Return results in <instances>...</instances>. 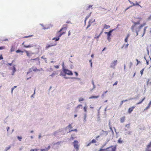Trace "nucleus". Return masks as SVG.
<instances>
[{
  "label": "nucleus",
  "mask_w": 151,
  "mask_h": 151,
  "mask_svg": "<svg viewBox=\"0 0 151 151\" xmlns=\"http://www.w3.org/2000/svg\"><path fill=\"white\" fill-rule=\"evenodd\" d=\"M134 24L132 25L131 29L133 32L136 33V36L138 35V32L140 31V29L145 25V24H141L140 26H138L140 24V21L137 22H133Z\"/></svg>",
  "instance_id": "nucleus-1"
},
{
  "label": "nucleus",
  "mask_w": 151,
  "mask_h": 151,
  "mask_svg": "<svg viewBox=\"0 0 151 151\" xmlns=\"http://www.w3.org/2000/svg\"><path fill=\"white\" fill-rule=\"evenodd\" d=\"M67 29L66 27H63L60 30L57 32L56 35L58 37H60L62 35L65 33Z\"/></svg>",
  "instance_id": "nucleus-2"
},
{
  "label": "nucleus",
  "mask_w": 151,
  "mask_h": 151,
  "mask_svg": "<svg viewBox=\"0 0 151 151\" xmlns=\"http://www.w3.org/2000/svg\"><path fill=\"white\" fill-rule=\"evenodd\" d=\"M66 74L69 76H72L73 75V73L71 71L67 69H63V72L61 73L60 75V76H65Z\"/></svg>",
  "instance_id": "nucleus-3"
},
{
  "label": "nucleus",
  "mask_w": 151,
  "mask_h": 151,
  "mask_svg": "<svg viewBox=\"0 0 151 151\" xmlns=\"http://www.w3.org/2000/svg\"><path fill=\"white\" fill-rule=\"evenodd\" d=\"M30 62L32 63H35L37 65H40V59L38 58H37L34 59H30Z\"/></svg>",
  "instance_id": "nucleus-4"
},
{
  "label": "nucleus",
  "mask_w": 151,
  "mask_h": 151,
  "mask_svg": "<svg viewBox=\"0 0 151 151\" xmlns=\"http://www.w3.org/2000/svg\"><path fill=\"white\" fill-rule=\"evenodd\" d=\"M74 147L77 150H79V146L78 145V141L77 140L74 141L73 142Z\"/></svg>",
  "instance_id": "nucleus-5"
},
{
  "label": "nucleus",
  "mask_w": 151,
  "mask_h": 151,
  "mask_svg": "<svg viewBox=\"0 0 151 151\" xmlns=\"http://www.w3.org/2000/svg\"><path fill=\"white\" fill-rule=\"evenodd\" d=\"M117 63V60H114L110 64V67L113 68H115V66Z\"/></svg>",
  "instance_id": "nucleus-6"
},
{
  "label": "nucleus",
  "mask_w": 151,
  "mask_h": 151,
  "mask_svg": "<svg viewBox=\"0 0 151 151\" xmlns=\"http://www.w3.org/2000/svg\"><path fill=\"white\" fill-rule=\"evenodd\" d=\"M147 65H149V67H151V59L150 58L148 60H146Z\"/></svg>",
  "instance_id": "nucleus-7"
},
{
  "label": "nucleus",
  "mask_w": 151,
  "mask_h": 151,
  "mask_svg": "<svg viewBox=\"0 0 151 151\" xmlns=\"http://www.w3.org/2000/svg\"><path fill=\"white\" fill-rule=\"evenodd\" d=\"M114 30V29H113L109 31V32H105V33L107 35V36H111V33Z\"/></svg>",
  "instance_id": "nucleus-8"
},
{
  "label": "nucleus",
  "mask_w": 151,
  "mask_h": 151,
  "mask_svg": "<svg viewBox=\"0 0 151 151\" xmlns=\"http://www.w3.org/2000/svg\"><path fill=\"white\" fill-rule=\"evenodd\" d=\"M135 107V106H133L132 107L129 108L128 110V112L129 114H130L133 111Z\"/></svg>",
  "instance_id": "nucleus-9"
},
{
  "label": "nucleus",
  "mask_w": 151,
  "mask_h": 151,
  "mask_svg": "<svg viewBox=\"0 0 151 151\" xmlns=\"http://www.w3.org/2000/svg\"><path fill=\"white\" fill-rule=\"evenodd\" d=\"M93 22V21L92 19H90L89 20L88 24L86 28V29L88 28L91 25V24Z\"/></svg>",
  "instance_id": "nucleus-10"
},
{
  "label": "nucleus",
  "mask_w": 151,
  "mask_h": 151,
  "mask_svg": "<svg viewBox=\"0 0 151 151\" xmlns=\"http://www.w3.org/2000/svg\"><path fill=\"white\" fill-rule=\"evenodd\" d=\"M50 148V146L49 145L47 147H46L45 149H40L41 151H47Z\"/></svg>",
  "instance_id": "nucleus-11"
},
{
  "label": "nucleus",
  "mask_w": 151,
  "mask_h": 151,
  "mask_svg": "<svg viewBox=\"0 0 151 151\" xmlns=\"http://www.w3.org/2000/svg\"><path fill=\"white\" fill-rule=\"evenodd\" d=\"M103 32V31H101V33H100V34L98 35L97 34H96L94 37L95 39H96L97 40H98V39L99 37H100V36L101 35V34H102Z\"/></svg>",
  "instance_id": "nucleus-12"
},
{
  "label": "nucleus",
  "mask_w": 151,
  "mask_h": 151,
  "mask_svg": "<svg viewBox=\"0 0 151 151\" xmlns=\"http://www.w3.org/2000/svg\"><path fill=\"white\" fill-rule=\"evenodd\" d=\"M96 142V139H93L91 142H90L87 145V146H89L91 143H94Z\"/></svg>",
  "instance_id": "nucleus-13"
},
{
  "label": "nucleus",
  "mask_w": 151,
  "mask_h": 151,
  "mask_svg": "<svg viewBox=\"0 0 151 151\" xmlns=\"http://www.w3.org/2000/svg\"><path fill=\"white\" fill-rule=\"evenodd\" d=\"M112 147V146H111V147H107V148H106V149H100L99 150V151H106L107 150H108V149H109V148H110L111 147Z\"/></svg>",
  "instance_id": "nucleus-14"
},
{
  "label": "nucleus",
  "mask_w": 151,
  "mask_h": 151,
  "mask_svg": "<svg viewBox=\"0 0 151 151\" xmlns=\"http://www.w3.org/2000/svg\"><path fill=\"white\" fill-rule=\"evenodd\" d=\"M58 74V73L57 72V71H55L53 73H52L50 75V76H51V77H54L55 75H57Z\"/></svg>",
  "instance_id": "nucleus-15"
},
{
  "label": "nucleus",
  "mask_w": 151,
  "mask_h": 151,
  "mask_svg": "<svg viewBox=\"0 0 151 151\" xmlns=\"http://www.w3.org/2000/svg\"><path fill=\"white\" fill-rule=\"evenodd\" d=\"M110 26L109 25H107L105 24L104 26V29H108L109 28Z\"/></svg>",
  "instance_id": "nucleus-16"
},
{
  "label": "nucleus",
  "mask_w": 151,
  "mask_h": 151,
  "mask_svg": "<svg viewBox=\"0 0 151 151\" xmlns=\"http://www.w3.org/2000/svg\"><path fill=\"white\" fill-rule=\"evenodd\" d=\"M125 116H124L122 117L120 119L121 122V123H123V122H124V121L125 120Z\"/></svg>",
  "instance_id": "nucleus-17"
},
{
  "label": "nucleus",
  "mask_w": 151,
  "mask_h": 151,
  "mask_svg": "<svg viewBox=\"0 0 151 151\" xmlns=\"http://www.w3.org/2000/svg\"><path fill=\"white\" fill-rule=\"evenodd\" d=\"M12 70H13V73L12 74V75H14V73L16 71V69L15 67V66H13Z\"/></svg>",
  "instance_id": "nucleus-18"
},
{
  "label": "nucleus",
  "mask_w": 151,
  "mask_h": 151,
  "mask_svg": "<svg viewBox=\"0 0 151 151\" xmlns=\"http://www.w3.org/2000/svg\"><path fill=\"white\" fill-rule=\"evenodd\" d=\"M99 96H91L89 97V99H92L93 98H99Z\"/></svg>",
  "instance_id": "nucleus-19"
},
{
  "label": "nucleus",
  "mask_w": 151,
  "mask_h": 151,
  "mask_svg": "<svg viewBox=\"0 0 151 151\" xmlns=\"http://www.w3.org/2000/svg\"><path fill=\"white\" fill-rule=\"evenodd\" d=\"M33 46H34L32 45H24V47L25 48H29L33 47Z\"/></svg>",
  "instance_id": "nucleus-20"
},
{
  "label": "nucleus",
  "mask_w": 151,
  "mask_h": 151,
  "mask_svg": "<svg viewBox=\"0 0 151 151\" xmlns=\"http://www.w3.org/2000/svg\"><path fill=\"white\" fill-rule=\"evenodd\" d=\"M145 97H144L141 101H140V102L137 103L136 104L137 105H138V104H141L145 100Z\"/></svg>",
  "instance_id": "nucleus-21"
},
{
  "label": "nucleus",
  "mask_w": 151,
  "mask_h": 151,
  "mask_svg": "<svg viewBox=\"0 0 151 151\" xmlns=\"http://www.w3.org/2000/svg\"><path fill=\"white\" fill-rule=\"evenodd\" d=\"M118 142L119 144H121L123 142V141L122 139V138H120L119 139L118 141Z\"/></svg>",
  "instance_id": "nucleus-22"
},
{
  "label": "nucleus",
  "mask_w": 151,
  "mask_h": 151,
  "mask_svg": "<svg viewBox=\"0 0 151 151\" xmlns=\"http://www.w3.org/2000/svg\"><path fill=\"white\" fill-rule=\"evenodd\" d=\"M24 51L26 52V53L27 55V56H29L30 55H31L29 53L28 51H27L26 50H24Z\"/></svg>",
  "instance_id": "nucleus-23"
},
{
  "label": "nucleus",
  "mask_w": 151,
  "mask_h": 151,
  "mask_svg": "<svg viewBox=\"0 0 151 151\" xmlns=\"http://www.w3.org/2000/svg\"><path fill=\"white\" fill-rule=\"evenodd\" d=\"M116 145L114 147L112 146L111 148V151H115L116 149Z\"/></svg>",
  "instance_id": "nucleus-24"
},
{
  "label": "nucleus",
  "mask_w": 151,
  "mask_h": 151,
  "mask_svg": "<svg viewBox=\"0 0 151 151\" xmlns=\"http://www.w3.org/2000/svg\"><path fill=\"white\" fill-rule=\"evenodd\" d=\"M14 50H15L14 47L13 46H12L11 48L10 49L11 52H14Z\"/></svg>",
  "instance_id": "nucleus-25"
},
{
  "label": "nucleus",
  "mask_w": 151,
  "mask_h": 151,
  "mask_svg": "<svg viewBox=\"0 0 151 151\" xmlns=\"http://www.w3.org/2000/svg\"><path fill=\"white\" fill-rule=\"evenodd\" d=\"M56 45V44L48 45H47V46H46V48H49V47H52V46H55Z\"/></svg>",
  "instance_id": "nucleus-26"
},
{
  "label": "nucleus",
  "mask_w": 151,
  "mask_h": 151,
  "mask_svg": "<svg viewBox=\"0 0 151 151\" xmlns=\"http://www.w3.org/2000/svg\"><path fill=\"white\" fill-rule=\"evenodd\" d=\"M60 37H54L52 40H55L56 41H58L59 40Z\"/></svg>",
  "instance_id": "nucleus-27"
},
{
  "label": "nucleus",
  "mask_w": 151,
  "mask_h": 151,
  "mask_svg": "<svg viewBox=\"0 0 151 151\" xmlns=\"http://www.w3.org/2000/svg\"><path fill=\"white\" fill-rule=\"evenodd\" d=\"M77 131H78L77 129H73V130H70V129L69 130V132H72V131H74L76 132H77Z\"/></svg>",
  "instance_id": "nucleus-28"
},
{
  "label": "nucleus",
  "mask_w": 151,
  "mask_h": 151,
  "mask_svg": "<svg viewBox=\"0 0 151 151\" xmlns=\"http://www.w3.org/2000/svg\"><path fill=\"white\" fill-rule=\"evenodd\" d=\"M151 146V141L150 142L149 144L147 145V148H150V146Z\"/></svg>",
  "instance_id": "nucleus-29"
},
{
  "label": "nucleus",
  "mask_w": 151,
  "mask_h": 151,
  "mask_svg": "<svg viewBox=\"0 0 151 151\" xmlns=\"http://www.w3.org/2000/svg\"><path fill=\"white\" fill-rule=\"evenodd\" d=\"M66 128H68L70 129H72V127L71 125V124H69L67 127H66Z\"/></svg>",
  "instance_id": "nucleus-30"
},
{
  "label": "nucleus",
  "mask_w": 151,
  "mask_h": 151,
  "mask_svg": "<svg viewBox=\"0 0 151 151\" xmlns=\"http://www.w3.org/2000/svg\"><path fill=\"white\" fill-rule=\"evenodd\" d=\"M16 52L17 53H19V52H21L22 53H23V51H22V50H17L16 51Z\"/></svg>",
  "instance_id": "nucleus-31"
},
{
  "label": "nucleus",
  "mask_w": 151,
  "mask_h": 151,
  "mask_svg": "<svg viewBox=\"0 0 151 151\" xmlns=\"http://www.w3.org/2000/svg\"><path fill=\"white\" fill-rule=\"evenodd\" d=\"M147 27H146L144 28V31H143V35H142V36H143L144 35V34L145 33L146 30V29Z\"/></svg>",
  "instance_id": "nucleus-32"
},
{
  "label": "nucleus",
  "mask_w": 151,
  "mask_h": 151,
  "mask_svg": "<svg viewBox=\"0 0 151 151\" xmlns=\"http://www.w3.org/2000/svg\"><path fill=\"white\" fill-rule=\"evenodd\" d=\"M133 6H135V5H137V6H140V5L139 4H138V3H137V2H136V4H134V3H133Z\"/></svg>",
  "instance_id": "nucleus-33"
},
{
  "label": "nucleus",
  "mask_w": 151,
  "mask_h": 151,
  "mask_svg": "<svg viewBox=\"0 0 151 151\" xmlns=\"http://www.w3.org/2000/svg\"><path fill=\"white\" fill-rule=\"evenodd\" d=\"M90 16V15H89L86 17L85 18V21H84L85 24H86V21L87 19Z\"/></svg>",
  "instance_id": "nucleus-34"
},
{
  "label": "nucleus",
  "mask_w": 151,
  "mask_h": 151,
  "mask_svg": "<svg viewBox=\"0 0 151 151\" xmlns=\"http://www.w3.org/2000/svg\"><path fill=\"white\" fill-rule=\"evenodd\" d=\"M92 5H89L88 7V8H87V10H89L90 8H91V9H92Z\"/></svg>",
  "instance_id": "nucleus-35"
},
{
  "label": "nucleus",
  "mask_w": 151,
  "mask_h": 151,
  "mask_svg": "<svg viewBox=\"0 0 151 151\" xmlns=\"http://www.w3.org/2000/svg\"><path fill=\"white\" fill-rule=\"evenodd\" d=\"M84 100V99L82 98H81L79 99V102H81L82 101H83Z\"/></svg>",
  "instance_id": "nucleus-36"
},
{
  "label": "nucleus",
  "mask_w": 151,
  "mask_h": 151,
  "mask_svg": "<svg viewBox=\"0 0 151 151\" xmlns=\"http://www.w3.org/2000/svg\"><path fill=\"white\" fill-rule=\"evenodd\" d=\"M150 107V106H149V105H148V106L144 110L145 111L147 110Z\"/></svg>",
  "instance_id": "nucleus-37"
},
{
  "label": "nucleus",
  "mask_w": 151,
  "mask_h": 151,
  "mask_svg": "<svg viewBox=\"0 0 151 151\" xmlns=\"http://www.w3.org/2000/svg\"><path fill=\"white\" fill-rule=\"evenodd\" d=\"M144 70V68L142 69L141 70H140V72L141 75H142L143 73V72Z\"/></svg>",
  "instance_id": "nucleus-38"
},
{
  "label": "nucleus",
  "mask_w": 151,
  "mask_h": 151,
  "mask_svg": "<svg viewBox=\"0 0 151 151\" xmlns=\"http://www.w3.org/2000/svg\"><path fill=\"white\" fill-rule=\"evenodd\" d=\"M13 61H12V63H8L7 65L8 66H11L12 65V63H13Z\"/></svg>",
  "instance_id": "nucleus-39"
},
{
  "label": "nucleus",
  "mask_w": 151,
  "mask_h": 151,
  "mask_svg": "<svg viewBox=\"0 0 151 151\" xmlns=\"http://www.w3.org/2000/svg\"><path fill=\"white\" fill-rule=\"evenodd\" d=\"M107 40H109V42H110L111 39L110 36H107Z\"/></svg>",
  "instance_id": "nucleus-40"
},
{
  "label": "nucleus",
  "mask_w": 151,
  "mask_h": 151,
  "mask_svg": "<svg viewBox=\"0 0 151 151\" xmlns=\"http://www.w3.org/2000/svg\"><path fill=\"white\" fill-rule=\"evenodd\" d=\"M5 49V46L0 47V50L4 49Z\"/></svg>",
  "instance_id": "nucleus-41"
},
{
  "label": "nucleus",
  "mask_w": 151,
  "mask_h": 151,
  "mask_svg": "<svg viewBox=\"0 0 151 151\" xmlns=\"http://www.w3.org/2000/svg\"><path fill=\"white\" fill-rule=\"evenodd\" d=\"M86 109H87V107L86 106H85L83 107V109L84 110V111L85 112H86Z\"/></svg>",
  "instance_id": "nucleus-42"
},
{
  "label": "nucleus",
  "mask_w": 151,
  "mask_h": 151,
  "mask_svg": "<svg viewBox=\"0 0 151 151\" xmlns=\"http://www.w3.org/2000/svg\"><path fill=\"white\" fill-rule=\"evenodd\" d=\"M17 138L19 141H21V139H22V138L21 137L18 136Z\"/></svg>",
  "instance_id": "nucleus-43"
},
{
  "label": "nucleus",
  "mask_w": 151,
  "mask_h": 151,
  "mask_svg": "<svg viewBox=\"0 0 151 151\" xmlns=\"http://www.w3.org/2000/svg\"><path fill=\"white\" fill-rule=\"evenodd\" d=\"M41 58L44 60H46V58H45V56H42Z\"/></svg>",
  "instance_id": "nucleus-44"
},
{
  "label": "nucleus",
  "mask_w": 151,
  "mask_h": 151,
  "mask_svg": "<svg viewBox=\"0 0 151 151\" xmlns=\"http://www.w3.org/2000/svg\"><path fill=\"white\" fill-rule=\"evenodd\" d=\"M33 70L35 71H36L39 70L37 69V68H35L33 69Z\"/></svg>",
  "instance_id": "nucleus-45"
},
{
  "label": "nucleus",
  "mask_w": 151,
  "mask_h": 151,
  "mask_svg": "<svg viewBox=\"0 0 151 151\" xmlns=\"http://www.w3.org/2000/svg\"><path fill=\"white\" fill-rule=\"evenodd\" d=\"M11 148V146H9V147H6V151H7V150H9L10 148Z\"/></svg>",
  "instance_id": "nucleus-46"
},
{
  "label": "nucleus",
  "mask_w": 151,
  "mask_h": 151,
  "mask_svg": "<svg viewBox=\"0 0 151 151\" xmlns=\"http://www.w3.org/2000/svg\"><path fill=\"white\" fill-rule=\"evenodd\" d=\"M145 151H151V150L150 149V148H146Z\"/></svg>",
  "instance_id": "nucleus-47"
},
{
  "label": "nucleus",
  "mask_w": 151,
  "mask_h": 151,
  "mask_svg": "<svg viewBox=\"0 0 151 151\" xmlns=\"http://www.w3.org/2000/svg\"><path fill=\"white\" fill-rule=\"evenodd\" d=\"M118 82V81L115 82V83L113 84V86L116 85L117 84Z\"/></svg>",
  "instance_id": "nucleus-48"
},
{
  "label": "nucleus",
  "mask_w": 151,
  "mask_h": 151,
  "mask_svg": "<svg viewBox=\"0 0 151 151\" xmlns=\"http://www.w3.org/2000/svg\"><path fill=\"white\" fill-rule=\"evenodd\" d=\"M3 59V58L2 56V55H0V60H2Z\"/></svg>",
  "instance_id": "nucleus-49"
},
{
  "label": "nucleus",
  "mask_w": 151,
  "mask_h": 151,
  "mask_svg": "<svg viewBox=\"0 0 151 151\" xmlns=\"http://www.w3.org/2000/svg\"><path fill=\"white\" fill-rule=\"evenodd\" d=\"M130 125V124H127L126 125L125 127H127L128 128L129 127Z\"/></svg>",
  "instance_id": "nucleus-50"
},
{
  "label": "nucleus",
  "mask_w": 151,
  "mask_h": 151,
  "mask_svg": "<svg viewBox=\"0 0 151 151\" xmlns=\"http://www.w3.org/2000/svg\"><path fill=\"white\" fill-rule=\"evenodd\" d=\"M54 67L56 68H59V66L58 65L54 66Z\"/></svg>",
  "instance_id": "nucleus-51"
},
{
  "label": "nucleus",
  "mask_w": 151,
  "mask_h": 151,
  "mask_svg": "<svg viewBox=\"0 0 151 151\" xmlns=\"http://www.w3.org/2000/svg\"><path fill=\"white\" fill-rule=\"evenodd\" d=\"M86 114H85V115L84 116V120L85 121H86Z\"/></svg>",
  "instance_id": "nucleus-52"
},
{
  "label": "nucleus",
  "mask_w": 151,
  "mask_h": 151,
  "mask_svg": "<svg viewBox=\"0 0 151 151\" xmlns=\"http://www.w3.org/2000/svg\"><path fill=\"white\" fill-rule=\"evenodd\" d=\"M128 39L127 38H126L125 39V40H124V41L125 42H127V41H128Z\"/></svg>",
  "instance_id": "nucleus-53"
},
{
  "label": "nucleus",
  "mask_w": 151,
  "mask_h": 151,
  "mask_svg": "<svg viewBox=\"0 0 151 151\" xmlns=\"http://www.w3.org/2000/svg\"><path fill=\"white\" fill-rule=\"evenodd\" d=\"M80 106H82V105H81V104H79V105H78L77 106V107H76V108H78Z\"/></svg>",
  "instance_id": "nucleus-54"
},
{
  "label": "nucleus",
  "mask_w": 151,
  "mask_h": 151,
  "mask_svg": "<svg viewBox=\"0 0 151 151\" xmlns=\"http://www.w3.org/2000/svg\"><path fill=\"white\" fill-rule=\"evenodd\" d=\"M124 102L123 101H122L121 102V103H120V105H122L123 103Z\"/></svg>",
  "instance_id": "nucleus-55"
},
{
  "label": "nucleus",
  "mask_w": 151,
  "mask_h": 151,
  "mask_svg": "<svg viewBox=\"0 0 151 151\" xmlns=\"http://www.w3.org/2000/svg\"><path fill=\"white\" fill-rule=\"evenodd\" d=\"M148 105H149L150 106L151 105V100L150 101V102L149 103Z\"/></svg>",
  "instance_id": "nucleus-56"
},
{
  "label": "nucleus",
  "mask_w": 151,
  "mask_h": 151,
  "mask_svg": "<svg viewBox=\"0 0 151 151\" xmlns=\"http://www.w3.org/2000/svg\"><path fill=\"white\" fill-rule=\"evenodd\" d=\"M74 73L76 75V76H78V73L77 72H74Z\"/></svg>",
  "instance_id": "nucleus-57"
},
{
  "label": "nucleus",
  "mask_w": 151,
  "mask_h": 151,
  "mask_svg": "<svg viewBox=\"0 0 151 151\" xmlns=\"http://www.w3.org/2000/svg\"><path fill=\"white\" fill-rule=\"evenodd\" d=\"M32 36V35L29 36H25L24 37V38H27V37H29L30 36Z\"/></svg>",
  "instance_id": "nucleus-58"
},
{
  "label": "nucleus",
  "mask_w": 151,
  "mask_h": 151,
  "mask_svg": "<svg viewBox=\"0 0 151 151\" xmlns=\"http://www.w3.org/2000/svg\"><path fill=\"white\" fill-rule=\"evenodd\" d=\"M71 137L70 138V139L72 140H73V139L74 138L72 137V135H71Z\"/></svg>",
  "instance_id": "nucleus-59"
},
{
  "label": "nucleus",
  "mask_w": 151,
  "mask_h": 151,
  "mask_svg": "<svg viewBox=\"0 0 151 151\" xmlns=\"http://www.w3.org/2000/svg\"><path fill=\"white\" fill-rule=\"evenodd\" d=\"M129 36H130V35L129 34H128L126 38H128L129 37Z\"/></svg>",
  "instance_id": "nucleus-60"
},
{
  "label": "nucleus",
  "mask_w": 151,
  "mask_h": 151,
  "mask_svg": "<svg viewBox=\"0 0 151 151\" xmlns=\"http://www.w3.org/2000/svg\"><path fill=\"white\" fill-rule=\"evenodd\" d=\"M70 35V31H69L68 32V36H69Z\"/></svg>",
  "instance_id": "nucleus-61"
},
{
  "label": "nucleus",
  "mask_w": 151,
  "mask_h": 151,
  "mask_svg": "<svg viewBox=\"0 0 151 151\" xmlns=\"http://www.w3.org/2000/svg\"><path fill=\"white\" fill-rule=\"evenodd\" d=\"M14 88H12V93L13 90H14Z\"/></svg>",
  "instance_id": "nucleus-62"
},
{
  "label": "nucleus",
  "mask_w": 151,
  "mask_h": 151,
  "mask_svg": "<svg viewBox=\"0 0 151 151\" xmlns=\"http://www.w3.org/2000/svg\"><path fill=\"white\" fill-rule=\"evenodd\" d=\"M89 62H90L91 63V66H92V62H91V60H89Z\"/></svg>",
  "instance_id": "nucleus-63"
},
{
  "label": "nucleus",
  "mask_w": 151,
  "mask_h": 151,
  "mask_svg": "<svg viewBox=\"0 0 151 151\" xmlns=\"http://www.w3.org/2000/svg\"><path fill=\"white\" fill-rule=\"evenodd\" d=\"M30 151H35V150L34 149H31L30 150Z\"/></svg>",
  "instance_id": "nucleus-64"
}]
</instances>
